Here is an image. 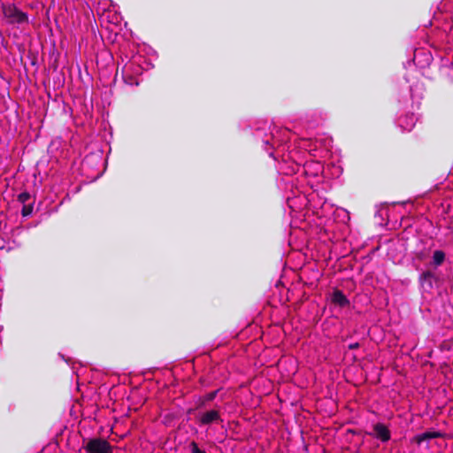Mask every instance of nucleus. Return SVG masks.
Listing matches in <instances>:
<instances>
[{
  "instance_id": "f257e3e1",
  "label": "nucleus",
  "mask_w": 453,
  "mask_h": 453,
  "mask_svg": "<svg viewBox=\"0 0 453 453\" xmlns=\"http://www.w3.org/2000/svg\"><path fill=\"white\" fill-rule=\"evenodd\" d=\"M3 14L11 24L27 22V15L13 4H3Z\"/></svg>"
},
{
  "instance_id": "f03ea898",
  "label": "nucleus",
  "mask_w": 453,
  "mask_h": 453,
  "mask_svg": "<svg viewBox=\"0 0 453 453\" xmlns=\"http://www.w3.org/2000/svg\"><path fill=\"white\" fill-rule=\"evenodd\" d=\"M84 449L88 453H112L111 444L102 438L89 440Z\"/></svg>"
},
{
  "instance_id": "7ed1b4c3",
  "label": "nucleus",
  "mask_w": 453,
  "mask_h": 453,
  "mask_svg": "<svg viewBox=\"0 0 453 453\" xmlns=\"http://www.w3.org/2000/svg\"><path fill=\"white\" fill-rule=\"evenodd\" d=\"M197 421L200 425L208 426L213 423L221 422L220 413L217 410H210L205 412L199 413Z\"/></svg>"
},
{
  "instance_id": "20e7f679",
  "label": "nucleus",
  "mask_w": 453,
  "mask_h": 453,
  "mask_svg": "<svg viewBox=\"0 0 453 453\" xmlns=\"http://www.w3.org/2000/svg\"><path fill=\"white\" fill-rule=\"evenodd\" d=\"M372 435L383 442L388 441L391 437L390 431L382 423H377L373 426Z\"/></svg>"
},
{
  "instance_id": "39448f33",
  "label": "nucleus",
  "mask_w": 453,
  "mask_h": 453,
  "mask_svg": "<svg viewBox=\"0 0 453 453\" xmlns=\"http://www.w3.org/2000/svg\"><path fill=\"white\" fill-rule=\"evenodd\" d=\"M331 302L339 307H346L349 304V301L342 291L335 289L331 296Z\"/></svg>"
},
{
  "instance_id": "423d86ee",
  "label": "nucleus",
  "mask_w": 453,
  "mask_h": 453,
  "mask_svg": "<svg viewBox=\"0 0 453 453\" xmlns=\"http://www.w3.org/2000/svg\"><path fill=\"white\" fill-rule=\"evenodd\" d=\"M434 278V274L431 271L423 272L419 276V281L421 286L428 290L432 289Z\"/></svg>"
},
{
  "instance_id": "0eeeda50",
  "label": "nucleus",
  "mask_w": 453,
  "mask_h": 453,
  "mask_svg": "<svg viewBox=\"0 0 453 453\" xmlns=\"http://www.w3.org/2000/svg\"><path fill=\"white\" fill-rule=\"evenodd\" d=\"M441 436V434L440 432L427 431V432H425V433L416 435L413 440L418 445H420L425 441L439 438Z\"/></svg>"
},
{
  "instance_id": "6e6552de",
  "label": "nucleus",
  "mask_w": 453,
  "mask_h": 453,
  "mask_svg": "<svg viewBox=\"0 0 453 453\" xmlns=\"http://www.w3.org/2000/svg\"><path fill=\"white\" fill-rule=\"evenodd\" d=\"M399 125L403 127L404 130H411L415 125V118L411 115H406L399 119Z\"/></svg>"
},
{
  "instance_id": "1a4fd4ad",
  "label": "nucleus",
  "mask_w": 453,
  "mask_h": 453,
  "mask_svg": "<svg viewBox=\"0 0 453 453\" xmlns=\"http://www.w3.org/2000/svg\"><path fill=\"white\" fill-rule=\"evenodd\" d=\"M445 253L444 251L442 250H437L434 252L433 254V257H432V265H434V267H438L440 265H441L443 264V262L445 261Z\"/></svg>"
},
{
  "instance_id": "9d476101",
  "label": "nucleus",
  "mask_w": 453,
  "mask_h": 453,
  "mask_svg": "<svg viewBox=\"0 0 453 453\" xmlns=\"http://www.w3.org/2000/svg\"><path fill=\"white\" fill-rule=\"evenodd\" d=\"M30 199V195L27 192L20 193L18 196L19 202L25 203Z\"/></svg>"
},
{
  "instance_id": "9b49d317",
  "label": "nucleus",
  "mask_w": 453,
  "mask_h": 453,
  "mask_svg": "<svg viewBox=\"0 0 453 453\" xmlns=\"http://www.w3.org/2000/svg\"><path fill=\"white\" fill-rule=\"evenodd\" d=\"M217 394H218V390H215V391L210 392V393L206 394V395L203 396V400H204L205 402H211V401H212V400L216 397Z\"/></svg>"
},
{
  "instance_id": "f8f14e48",
  "label": "nucleus",
  "mask_w": 453,
  "mask_h": 453,
  "mask_svg": "<svg viewBox=\"0 0 453 453\" xmlns=\"http://www.w3.org/2000/svg\"><path fill=\"white\" fill-rule=\"evenodd\" d=\"M191 453H205V451L200 449L196 442L192 441L190 443Z\"/></svg>"
},
{
  "instance_id": "ddd939ff",
  "label": "nucleus",
  "mask_w": 453,
  "mask_h": 453,
  "mask_svg": "<svg viewBox=\"0 0 453 453\" xmlns=\"http://www.w3.org/2000/svg\"><path fill=\"white\" fill-rule=\"evenodd\" d=\"M31 212V208H28L27 206H24L22 209V215L27 216Z\"/></svg>"
},
{
  "instance_id": "4468645a",
  "label": "nucleus",
  "mask_w": 453,
  "mask_h": 453,
  "mask_svg": "<svg viewBox=\"0 0 453 453\" xmlns=\"http://www.w3.org/2000/svg\"><path fill=\"white\" fill-rule=\"evenodd\" d=\"M359 347V344L357 342L352 343L349 346L350 349H357Z\"/></svg>"
}]
</instances>
